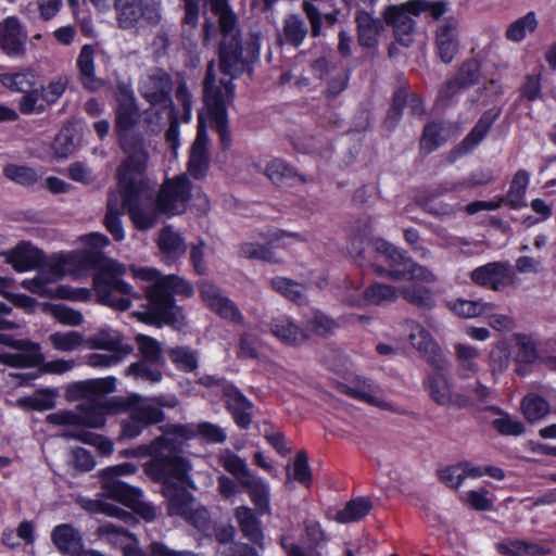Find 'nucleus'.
I'll use <instances>...</instances> for the list:
<instances>
[{
    "instance_id": "b1692460",
    "label": "nucleus",
    "mask_w": 556,
    "mask_h": 556,
    "mask_svg": "<svg viewBox=\"0 0 556 556\" xmlns=\"http://www.w3.org/2000/svg\"><path fill=\"white\" fill-rule=\"evenodd\" d=\"M1 255L18 273L33 270L42 261L41 252L28 242H21L15 248L1 253Z\"/></svg>"
},
{
    "instance_id": "cd10ccee",
    "label": "nucleus",
    "mask_w": 556,
    "mask_h": 556,
    "mask_svg": "<svg viewBox=\"0 0 556 556\" xmlns=\"http://www.w3.org/2000/svg\"><path fill=\"white\" fill-rule=\"evenodd\" d=\"M51 540L62 554L75 556L83 548L80 532L70 523H62L51 532Z\"/></svg>"
},
{
    "instance_id": "5701e85b",
    "label": "nucleus",
    "mask_w": 556,
    "mask_h": 556,
    "mask_svg": "<svg viewBox=\"0 0 556 556\" xmlns=\"http://www.w3.org/2000/svg\"><path fill=\"white\" fill-rule=\"evenodd\" d=\"M435 46L440 59L450 63L458 52V21L454 17L446 18L435 31Z\"/></svg>"
},
{
    "instance_id": "1a4fd4ad",
    "label": "nucleus",
    "mask_w": 556,
    "mask_h": 556,
    "mask_svg": "<svg viewBox=\"0 0 556 556\" xmlns=\"http://www.w3.org/2000/svg\"><path fill=\"white\" fill-rule=\"evenodd\" d=\"M157 0H115L116 21L121 28L131 29L157 18Z\"/></svg>"
},
{
    "instance_id": "603ef678",
    "label": "nucleus",
    "mask_w": 556,
    "mask_h": 556,
    "mask_svg": "<svg viewBox=\"0 0 556 556\" xmlns=\"http://www.w3.org/2000/svg\"><path fill=\"white\" fill-rule=\"evenodd\" d=\"M529 174L526 170H518L510 184L506 201L514 208H518L525 204V195L529 185Z\"/></svg>"
},
{
    "instance_id": "a878e982",
    "label": "nucleus",
    "mask_w": 556,
    "mask_h": 556,
    "mask_svg": "<svg viewBox=\"0 0 556 556\" xmlns=\"http://www.w3.org/2000/svg\"><path fill=\"white\" fill-rule=\"evenodd\" d=\"M157 247L162 261L167 264L175 263L187 250L185 240L169 226L160 231Z\"/></svg>"
},
{
    "instance_id": "6e6d98bb",
    "label": "nucleus",
    "mask_w": 556,
    "mask_h": 556,
    "mask_svg": "<svg viewBox=\"0 0 556 556\" xmlns=\"http://www.w3.org/2000/svg\"><path fill=\"white\" fill-rule=\"evenodd\" d=\"M496 116L497 113L492 115L485 114L480 118L475 128L463 141L465 151L473 149L484 138Z\"/></svg>"
},
{
    "instance_id": "69168bd1",
    "label": "nucleus",
    "mask_w": 556,
    "mask_h": 556,
    "mask_svg": "<svg viewBox=\"0 0 556 556\" xmlns=\"http://www.w3.org/2000/svg\"><path fill=\"white\" fill-rule=\"evenodd\" d=\"M147 362L148 361H141L131 364L126 369V375L134 376L138 380H144L152 383L161 381L162 372L159 369L152 368Z\"/></svg>"
},
{
    "instance_id": "7c9ffc66",
    "label": "nucleus",
    "mask_w": 556,
    "mask_h": 556,
    "mask_svg": "<svg viewBox=\"0 0 556 556\" xmlns=\"http://www.w3.org/2000/svg\"><path fill=\"white\" fill-rule=\"evenodd\" d=\"M270 330L279 341L288 345H300L307 340L306 332L287 316L274 318L270 324Z\"/></svg>"
},
{
    "instance_id": "4be33fe9",
    "label": "nucleus",
    "mask_w": 556,
    "mask_h": 556,
    "mask_svg": "<svg viewBox=\"0 0 556 556\" xmlns=\"http://www.w3.org/2000/svg\"><path fill=\"white\" fill-rule=\"evenodd\" d=\"M172 438L181 442L200 437L210 443H223L226 440L225 431L211 422H201L198 425H175L170 427Z\"/></svg>"
},
{
    "instance_id": "6e6552de",
    "label": "nucleus",
    "mask_w": 556,
    "mask_h": 556,
    "mask_svg": "<svg viewBox=\"0 0 556 556\" xmlns=\"http://www.w3.org/2000/svg\"><path fill=\"white\" fill-rule=\"evenodd\" d=\"M190 199V181L186 176H177L162 185L156 201L162 214L175 216L186 212Z\"/></svg>"
},
{
    "instance_id": "e2e57ef3",
    "label": "nucleus",
    "mask_w": 556,
    "mask_h": 556,
    "mask_svg": "<svg viewBox=\"0 0 556 556\" xmlns=\"http://www.w3.org/2000/svg\"><path fill=\"white\" fill-rule=\"evenodd\" d=\"M271 286L276 291L291 301L301 302L303 300L304 288L296 282L277 277L271 280Z\"/></svg>"
},
{
    "instance_id": "0e129e2a",
    "label": "nucleus",
    "mask_w": 556,
    "mask_h": 556,
    "mask_svg": "<svg viewBox=\"0 0 556 556\" xmlns=\"http://www.w3.org/2000/svg\"><path fill=\"white\" fill-rule=\"evenodd\" d=\"M172 362L184 371H192L198 367V357L187 348H176L169 351Z\"/></svg>"
},
{
    "instance_id": "79ce46f5",
    "label": "nucleus",
    "mask_w": 556,
    "mask_h": 556,
    "mask_svg": "<svg viewBox=\"0 0 556 556\" xmlns=\"http://www.w3.org/2000/svg\"><path fill=\"white\" fill-rule=\"evenodd\" d=\"M370 509V501L364 497H358L350 501L343 509L338 510L333 519L340 523L355 522L365 517Z\"/></svg>"
},
{
    "instance_id": "c85d7f7f",
    "label": "nucleus",
    "mask_w": 556,
    "mask_h": 556,
    "mask_svg": "<svg viewBox=\"0 0 556 556\" xmlns=\"http://www.w3.org/2000/svg\"><path fill=\"white\" fill-rule=\"evenodd\" d=\"M406 327L409 331L408 338L412 345L431 362L440 361L441 352L430 333L415 321H408Z\"/></svg>"
},
{
    "instance_id": "ea45409f",
    "label": "nucleus",
    "mask_w": 556,
    "mask_h": 556,
    "mask_svg": "<svg viewBox=\"0 0 556 556\" xmlns=\"http://www.w3.org/2000/svg\"><path fill=\"white\" fill-rule=\"evenodd\" d=\"M77 502L81 508L91 514H103L121 520L131 518V515L125 509L101 498L79 497Z\"/></svg>"
},
{
    "instance_id": "37998d69",
    "label": "nucleus",
    "mask_w": 556,
    "mask_h": 556,
    "mask_svg": "<svg viewBox=\"0 0 556 556\" xmlns=\"http://www.w3.org/2000/svg\"><path fill=\"white\" fill-rule=\"evenodd\" d=\"M450 308L459 317L463 318H476L479 316H484V314L490 313L494 309V305L484 301H469L464 299H458L452 303H450Z\"/></svg>"
},
{
    "instance_id": "4468645a",
    "label": "nucleus",
    "mask_w": 556,
    "mask_h": 556,
    "mask_svg": "<svg viewBox=\"0 0 556 556\" xmlns=\"http://www.w3.org/2000/svg\"><path fill=\"white\" fill-rule=\"evenodd\" d=\"M471 280L482 287L501 291L515 283L516 277L508 263L492 262L479 266L470 274Z\"/></svg>"
},
{
    "instance_id": "58836bf2",
    "label": "nucleus",
    "mask_w": 556,
    "mask_h": 556,
    "mask_svg": "<svg viewBox=\"0 0 556 556\" xmlns=\"http://www.w3.org/2000/svg\"><path fill=\"white\" fill-rule=\"evenodd\" d=\"M58 395L56 389L38 390L29 396L18 399L16 405L25 409L48 410L55 406Z\"/></svg>"
},
{
    "instance_id": "13d9d810",
    "label": "nucleus",
    "mask_w": 556,
    "mask_h": 556,
    "mask_svg": "<svg viewBox=\"0 0 556 556\" xmlns=\"http://www.w3.org/2000/svg\"><path fill=\"white\" fill-rule=\"evenodd\" d=\"M492 425L504 435H520L525 431V426L519 419L503 412H498L497 417L492 420Z\"/></svg>"
},
{
    "instance_id": "4c0bfd02",
    "label": "nucleus",
    "mask_w": 556,
    "mask_h": 556,
    "mask_svg": "<svg viewBox=\"0 0 556 556\" xmlns=\"http://www.w3.org/2000/svg\"><path fill=\"white\" fill-rule=\"evenodd\" d=\"M116 502L130 508L148 522L155 520L159 515L157 508L152 503L143 500V492L139 488L127 494L126 500H117Z\"/></svg>"
},
{
    "instance_id": "e433bc0d",
    "label": "nucleus",
    "mask_w": 556,
    "mask_h": 556,
    "mask_svg": "<svg viewBox=\"0 0 556 556\" xmlns=\"http://www.w3.org/2000/svg\"><path fill=\"white\" fill-rule=\"evenodd\" d=\"M538 25L539 21L536 13L530 11L507 26L505 37L509 41L521 42L529 34H532L536 30Z\"/></svg>"
},
{
    "instance_id": "c9c22d12",
    "label": "nucleus",
    "mask_w": 556,
    "mask_h": 556,
    "mask_svg": "<svg viewBox=\"0 0 556 556\" xmlns=\"http://www.w3.org/2000/svg\"><path fill=\"white\" fill-rule=\"evenodd\" d=\"M77 66L79 68L80 78L84 86L90 90H96L101 86L94 75V48L90 45H85L77 58Z\"/></svg>"
},
{
    "instance_id": "864d4df0",
    "label": "nucleus",
    "mask_w": 556,
    "mask_h": 556,
    "mask_svg": "<svg viewBox=\"0 0 556 556\" xmlns=\"http://www.w3.org/2000/svg\"><path fill=\"white\" fill-rule=\"evenodd\" d=\"M294 480L303 485H309L312 480L307 455L304 452L296 454L293 464L287 468V483Z\"/></svg>"
},
{
    "instance_id": "9b49d317",
    "label": "nucleus",
    "mask_w": 556,
    "mask_h": 556,
    "mask_svg": "<svg viewBox=\"0 0 556 556\" xmlns=\"http://www.w3.org/2000/svg\"><path fill=\"white\" fill-rule=\"evenodd\" d=\"M172 89L169 76L162 70H154L142 78L140 84L141 94L156 109L168 110V115L173 117L172 100L169 92Z\"/></svg>"
},
{
    "instance_id": "052dcab7",
    "label": "nucleus",
    "mask_w": 556,
    "mask_h": 556,
    "mask_svg": "<svg viewBox=\"0 0 556 556\" xmlns=\"http://www.w3.org/2000/svg\"><path fill=\"white\" fill-rule=\"evenodd\" d=\"M460 501L476 510H490L493 508V500L489 497L486 489L471 490L460 496Z\"/></svg>"
},
{
    "instance_id": "f704fd0d",
    "label": "nucleus",
    "mask_w": 556,
    "mask_h": 556,
    "mask_svg": "<svg viewBox=\"0 0 556 556\" xmlns=\"http://www.w3.org/2000/svg\"><path fill=\"white\" fill-rule=\"evenodd\" d=\"M235 517L243 532L250 541L260 544L263 540V531L261 521L254 511L248 506H239L235 510Z\"/></svg>"
},
{
    "instance_id": "09e8293b",
    "label": "nucleus",
    "mask_w": 556,
    "mask_h": 556,
    "mask_svg": "<svg viewBox=\"0 0 556 556\" xmlns=\"http://www.w3.org/2000/svg\"><path fill=\"white\" fill-rule=\"evenodd\" d=\"M97 535L104 542L122 549H124V545L135 543V535L113 523L100 526L97 530Z\"/></svg>"
},
{
    "instance_id": "6ab92c4d",
    "label": "nucleus",
    "mask_w": 556,
    "mask_h": 556,
    "mask_svg": "<svg viewBox=\"0 0 556 556\" xmlns=\"http://www.w3.org/2000/svg\"><path fill=\"white\" fill-rule=\"evenodd\" d=\"M136 114L137 110L132 99H128L125 103L121 104L116 115V129L119 136L122 149L127 155L126 159L130 157V152L125 149V146L130 144L140 146L148 161L149 155L143 140L130 134L131 127L136 121Z\"/></svg>"
},
{
    "instance_id": "ddd939ff",
    "label": "nucleus",
    "mask_w": 556,
    "mask_h": 556,
    "mask_svg": "<svg viewBox=\"0 0 556 556\" xmlns=\"http://www.w3.org/2000/svg\"><path fill=\"white\" fill-rule=\"evenodd\" d=\"M137 471L138 467L132 463H123L102 469L99 478L103 495L114 501L126 500V495L138 488L123 482L119 478L135 475Z\"/></svg>"
},
{
    "instance_id": "4d7b16f0",
    "label": "nucleus",
    "mask_w": 556,
    "mask_h": 556,
    "mask_svg": "<svg viewBox=\"0 0 556 556\" xmlns=\"http://www.w3.org/2000/svg\"><path fill=\"white\" fill-rule=\"evenodd\" d=\"M267 177L276 185H282L293 179L296 174L285 161L276 159L266 166Z\"/></svg>"
},
{
    "instance_id": "aec40b11",
    "label": "nucleus",
    "mask_w": 556,
    "mask_h": 556,
    "mask_svg": "<svg viewBox=\"0 0 556 556\" xmlns=\"http://www.w3.org/2000/svg\"><path fill=\"white\" fill-rule=\"evenodd\" d=\"M165 405L159 399L142 397L139 394H130L123 401V406L147 426L157 424L164 419L161 406Z\"/></svg>"
},
{
    "instance_id": "c756f323",
    "label": "nucleus",
    "mask_w": 556,
    "mask_h": 556,
    "mask_svg": "<svg viewBox=\"0 0 556 556\" xmlns=\"http://www.w3.org/2000/svg\"><path fill=\"white\" fill-rule=\"evenodd\" d=\"M357 39L362 47L376 48L383 29L382 22L370 13L361 11L356 15Z\"/></svg>"
},
{
    "instance_id": "3c124183",
    "label": "nucleus",
    "mask_w": 556,
    "mask_h": 556,
    "mask_svg": "<svg viewBox=\"0 0 556 556\" xmlns=\"http://www.w3.org/2000/svg\"><path fill=\"white\" fill-rule=\"evenodd\" d=\"M218 459L222 466L235 476L240 484H242L243 479H249L253 475L245 462L228 450L222 452Z\"/></svg>"
},
{
    "instance_id": "9d476101",
    "label": "nucleus",
    "mask_w": 556,
    "mask_h": 556,
    "mask_svg": "<svg viewBox=\"0 0 556 556\" xmlns=\"http://www.w3.org/2000/svg\"><path fill=\"white\" fill-rule=\"evenodd\" d=\"M359 291V282L348 281L343 301L349 305L362 307L365 305H383L397 299V290L383 283H372L364 292L361 293Z\"/></svg>"
},
{
    "instance_id": "49530a36",
    "label": "nucleus",
    "mask_w": 556,
    "mask_h": 556,
    "mask_svg": "<svg viewBox=\"0 0 556 556\" xmlns=\"http://www.w3.org/2000/svg\"><path fill=\"white\" fill-rule=\"evenodd\" d=\"M455 353L463 372L475 375L479 371L480 365V351L469 344L457 343L455 345Z\"/></svg>"
},
{
    "instance_id": "bf43d9fd",
    "label": "nucleus",
    "mask_w": 556,
    "mask_h": 556,
    "mask_svg": "<svg viewBox=\"0 0 556 556\" xmlns=\"http://www.w3.org/2000/svg\"><path fill=\"white\" fill-rule=\"evenodd\" d=\"M161 292L164 294V296H167L174 302V294L190 296L193 293V289L188 281L177 276L169 275L164 277Z\"/></svg>"
},
{
    "instance_id": "bb28decb",
    "label": "nucleus",
    "mask_w": 556,
    "mask_h": 556,
    "mask_svg": "<svg viewBox=\"0 0 556 556\" xmlns=\"http://www.w3.org/2000/svg\"><path fill=\"white\" fill-rule=\"evenodd\" d=\"M227 407L231 412L237 425L241 428H248L251 424L252 404L233 386H224L223 393Z\"/></svg>"
},
{
    "instance_id": "72a5a7b5",
    "label": "nucleus",
    "mask_w": 556,
    "mask_h": 556,
    "mask_svg": "<svg viewBox=\"0 0 556 556\" xmlns=\"http://www.w3.org/2000/svg\"><path fill=\"white\" fill-rule=\"evenodd\" d=\"M497 551L504 556H545L549 549L535 543L507 539L497 544Z\"/></svg>"
},
{
    "instance_id": "a19ab883",
    "label": "nucleus",
    "mask_w": 556,
    "mask_h": 556,
    "mask_svg": "<svg viewBox=\"0 0 556 556\" xmlns=\"http://www.w3.org/2000/svg\"><path fill=\"white\" fill-rule=\"evenodd\" d=\"M52 348L59 352L70 353L86 344L85 337L75 330L56 331L49 336Z\"/></svg>"
},
{
    "instance_id": "5fc2aeb1",
    "label": "nucleus",
    "mask_w": 556,
    "mask_h": 556,
    "mask_svg": "<svg viewBox=\"0 0 556 556\" xmlns=\"http://www.w3.org/2000/svg\"><path fill=\"white\" fill-rule=\"evenodd\" d=\"M401 294L404 300L416 306L431 307L434 305V294L426 287L417 285L407 286L401 290Z\"/></svg>"
},
{
    "instance_id": "7ed1b4c3",
    "label": "nucleus",
    "mask_w": 556,
    "mask_h": 556,
    "mask_svg": "<svg viewBox=\"0 0 556 556\" xmlns=\"http://www.w3.org/2000/svg\"><path fill=\"white\" fill-rule=\"evenodd\" d=\"M181 442L172 438L168 429L161 438L147 445L124 450L122 457H147L152 459L144 464V472L154 481L163 482V494L167 501V514L179 516L197 528H202L208 520L207 510L197 505L187 488L195 489L189 477L190 464L180 456Z\"/></svg>"
},
{
    "instance_id": "de8ad7c7",
    "label": "nucleus",
    "mask_w": 556,
    "mask_h": 556,
    "mask_svg": "<svg viewBox=\"0 0 556 556\" xmlns=\"http://www.w3.org/2000/svg\"><path fill=\"white\" fill-rule=\"evenodd\" d=\"M521 409L523 416L530 422H535L548 415L549 404L543 397L531 393L523 397L521 402Z\"/></svg>"
},
{
    "instance_id": "2f4dec72",
    "label": "nucleus",
    "mask_w": 556,
    "mask_h": 556,
    "mask_svg": "<svg viewBox=\"0 0 556 556\" xmlns=\"http://www.w3.org/2000/svg\"><path fill=\"white\" fill-rule=\"evenodd\" d=\"M241 485L247 489L260 515L270 514V488L267 481L252 475L249 479H243Z\"/></svg>"
},
{
    "instance_id": "680f3d73",
    "label": "nucleus",
    "mask_w": 556,
    "mask_h": 556,
    "mask_svg": "<svg viewBox=\"0 0 556 556\" xmlns=\"http://www.w3.org/2000/svg\"><path fill=\"white\" fill-rule=\"evenodd\" d=\"M283 33L289 42L293 46H300L303 42L307 30L304 22L299 16L291 15L285 21Z\"/></svg>"
},
{
    "instance_id": "412c9836",
    "label": "nucleus",
    "mask_w": 556,
    "mask_h": 556,
    "mask_svg": "<svg viewBox=\"0 0 556 556\" xmlns=\"http://www.w3.org/2000/svg\"><path fill=\"white\" fill-rule=\"evenodd\" d=\"M199 288L203 301L213 312L218 314L222 318L235 323L241 321L242 316L238 307L228 298L223 295L215 285L208 281H202Z\"/></svg>"
},
{
    "instance_id": "20e7f679",
    "label": "nucleus",
    "mask_w": 556,
    "mask_h": 556,
    "mask_svg": "<svg viewBox=\"0 0 556 556\" xmlns=\"http://www.w3.org/2000/svg\"><path fill=\"white\" fill-rule=\"evenodd\" d=\"M130 157L118 167V186L109 194L108 212L104 219L106 229L116 241L125 239L119 216L127 210L131 222L140 230L152 228L162 213L157 201L151 199L150 181L146 177L147 157L140 146L126 144Z\"/></svg>"
},
{
    "instance_id": "c03bdc74",
    "label": "nucleus",
    "mask_w": 556,
    "mask_h": 556,
    "mask_svg": "<svg viewBox=\"0 0 556 556\" xmlns=\"http://www.w3.org/2000/svg\"><path fill=\"white\" fill-rule=\"evenodd\" d=\"M1 84L18 92H27L36 81V74L33 70H23L16 73H4L0 75Z\"/></svg>"
},
{
    "instance_id": "338daca9",
    "label": "nucleus",
    "mask_w": 556,
    "mask_h": 556,
    "mask_svg": "<svg viewBox=\"0 0 556 556\" xmlns=\"http://www.w3.org/2000/svg\"><path fill=\"white\" fill-rule=\"evenodd\" d=\"M514 340L519 348L518 357L520 361L532 363L538 358V348L532 337L525 333H516L514 334Z\"/></svg>"
},
{
    "instance_id": "39448f33",
    "label": "nucleus",
    "mask_w": 556,
    "mask_h": 556,
    "mask_svg": "<svg viewBox=\"0 0 556 556\" xmlns=\"http://www.w3.org/2000/svg\"><path fill=\"white\" fill-rule=\"evenodd\" d=\"M130 271L132 277L142 283L150 303L149 311L136 314L138 318L147 324L165 323L175 327L182 325L184 316L180 308L161 292L165 276L152 267L131 266Z\"/></svg>"
},
{
    "instance_id": "f8f14e48",
    "label": "nucleus",
    "mask_w": 556,
    "mask_h": 556,
    "mask_svg": "<svg viewBox=\"0 0 556 556\" xmlns=\"http://www.w3.org/2000/svg\"><path fill=\"white\" fill-rule=\"evenodd\" d=\"M382 16L387 25L392 27L397 42L405 47L413 43L416 35V16L413 15L408 1L387 7Z\"/></svg>"
},
{
    "instance_id": "8fccbe9b",
    "label": "nucleus",
    "mask_w": 556,
    "mask_h": 556,
    "mask_svg": "<svg viewBox=\"0 0 556 556\" xmlns=\"http://www.w3.org/2000/svg\"><path fill=\"white\" fill-rule=\"evenodd\" d=\"M408 7L415 16L427 14L438 20L447 12L448 2L445 0H408Z\"/></svg>"
},
{
    "instance_id": "dca6fc26",
    "label": "nucleus",
    "mask_w": 556,
    "mask_h": 556,
    "mask_svg": "<svg viewBox=\"0 0 556 556\" xmlns=\"http://www.w3.org/2000/svg\"><path fill=\"white\" fill-rule=\"evenodd\" d=\"M343 390L348 395L371 406L384 410H396L393 403L387 399L384 391L369 379L355 378L345 384Z\"/></svg>"
},
{
    "instance_id": "f3484780",
    "label": "nucleus",
    "mask_w": 556,
    "mask_h": 556,
    "mask_svg": "<svg viewBox=\"0 0 556 556\" xmlns=\"http://www.w3.org/2000/svg\"><path fill=\"white\" fill-rule=\"evenodd\" d=\"M27 33L20 20L9 16L0 22V49L9 56H22L26 52Z\"/></svg>"
},
{
    "instance_id": "f03ea898",
    "label": "nucleus",
    "mask_w": 556,
    "mask_h": 556,
    "mask_svg": "<svg viewBox=\"0 0 556 556\" xmlns=\"http://www.w3.org/2000/svg\"><path fill=\"white\" fill-rule=\"evenodd\" d=\"M205 2L219 22V33L223 36L219 43V70L223 77L217 79L214 63L211 62L204 81L205 109L199 114L198 135L192 144L188 163V170L194 178L203 177L208 167L207 126L217 130L224 147H228L230 143L226 106L233 98L231 80L243 67L237 17L229 9L227 0H205Z\"/></svg>"
},
{
    "instance_id": "a18cd8bd",
    "label": "nucleus",
    "mask_w": 556,
    "mask_h": 556,
    "mask_svg": "<svg viewBox=\"0 0 556 556\" xmlns=\"http://www.w3.org/2000/svg\"><path fill=\"white\" fill-rule=\"evenodd\" d=\"M42 311L66 326H79L84 323V316L79 311L62 304L43 303Z\"/></svg>"
},
{
    "instance_id": "473e14b6",
    "label": "nucleus",
    "mask_w": 556,
    "mask_h": 556,
    "mask_svg": "<svg viewBox=\"0 0 556 556\" xmlns=\"http://www.w3.org/2000/svg\"><path fill=\"white\" fill-rule=\"evenodd\" d=\"M115 401H106L103 397L92 402L90 407H80L78 426L89 428H102L105 425V416L115 413Z\"/></svg>"
},
{
    "instance_id": "393cba45",
    "label": "nucleus",
    "mask_w": 556,
    "mask_h": 556,
    "mask_svg": "<svg viewBox=\"0 0 556 556\" xmlns=\"http://www.w3.org/2000/svg\"><path fill=\"white\" fill-rule=\"evenodd\" d=\"M85 341L87 348L91 350H104L110 353L124 352V355H128L132 351L130 345L123 343L119 332L110 327L100 328Z\"/></svg>"
},
{
    "instance_id": "2eb2a0df",
    "label": "nucleus",
    "mask_w": 556,
    "mask_h": 556,
    "mask_svg": "<svg viewBox=\"0 0 556 556\" xmlns=\"http://www.w3.org/2000/svg\"><path fill=\"white\" fill-rule=\"evenodd\" d=\"M115 388L116 379L113 377L76 381L66 386L64 397L68 402L89 401L92 403L113 392Z\"/></svg>"
},
{
    "instance_id": "f257e3e1",
    "label": "nucleus",
    "mask_w": 556,
    "mask_h": 556,
    "mask_svg": "<svg viewBox=\"0 0 556 556\" xmlns=\"http://www.w3.org/2000/svg\"><path fill=\"white\" fill-rule=\"evenodd\" d=\"M80 241L85 249L52 255L34 278L22 281V287L42 298L88 302L92 298L91 290L56 282L66 276L80 277L94 268L97 273L93 277V290L98 302L114 309H128L132 301L140 296L130 285L121 279L126 273L125 265L103 255L102 250L109 245V238L103 233L92 232L81 237Z\"/></svg>"
},
{
    "instance_id": "774afa93",
    "label": "nucleus",
    "mask_w": 556,
    "mask_h": 556,
    "mask_svg": "<svg viewBox=\"0 0 556 556\" xmlns=\"http://www.w3.org/2000/svg\"><path fill=\"white\" fill-rule=\"evenodd\" d=\"M4 175L20 185L30 186L37 181V173L26 166L8 165L4 167Z\"/></svg>"
},
{
    "instance_id": "423d86ee",
    "label": "nucleus",
    "mask_w": 556,
    "mask_h": 556,
    "mask_svg": "<svg viewBox=\"0 0 556 556\" xmlns=\"http://www.w3.org/2000/svg\"><path fill=\"white\" fill-rule=\"evenodd\" d=\"M0 342L16 350L14 353H0V363L20 368H29L40 365L43 374L63 375L75 367L73 359H53L45 362L41 348L38 343L28 340H15L0 334Z\"/></svg>"
},
{
    "instance_id": "0eeeda50",
    "label": "nucleus",
    "mask_w": 556,
    "mask_h": 556,
    "mask_svg": "<svg viewBox=\"0 0 556 556\" xmlns=\"http://www.w3.org/2000/svg\"><path fill=\"white\" fill-rule=\"evenodd\" d=\"M372 244L375 251L384 258L389 266L388 269L377 267V271L381 274L384 273L395 280L409 279L427 283L437 280V276L429 268L415 263L389 242L377 239Z\"/></svg>"
},
{
    "instance_id": "a211bd4d",
    "label": "nucleus",
    "mask_w": 556,
    "mask_h": 556,
    "mask_svg": "<svg viewBox=\"0 0 556 556\" xmlns=\"http://www.w3.org/2000/svg\"><path fill=\"white\" fill-rule=\"evenodd\" d=\"M427 390L438 404L463 407L468 405L469 397L453 391L447 375L441 370L431 374L426 381Z\"/></svg>"
}]
</instances>
